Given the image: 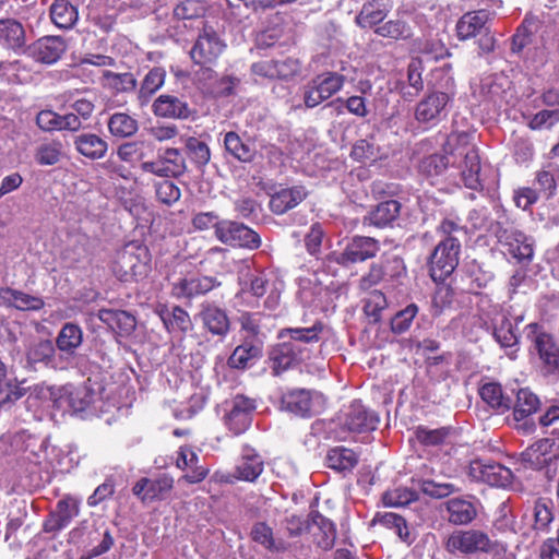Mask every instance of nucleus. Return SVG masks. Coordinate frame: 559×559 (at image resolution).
I'll list each match as a JSON object with an SVG mask.
<instances>
[{"label": "nucleus", "mask_w": 559, "mask_h": 559, "mask_svg": "<svg viewBox=\"0 0 559 559\" xmlns=\"http://www.w3.org/2000/svg\"><path fill=\"white\" fill-rule=\"evenodd\" d=\"M401 207V203L396 200L380 202L364 217V225L378 228L392 226L400 216Z\"/></svg>", "instance_id": "2f4dec72"}, {"label": "nucleus", "mask_w": 559, "mask_h": 559, "mask_svg": "<svg viewBox=\"0 0 559 559\" xmlns=\"http://www.w3.org/2000/svg\"><path fill=\"white\" fill-rule=\"evenodd\" d=\"M451 429L441 427L437 429H429L427 427H417L415 435L416 439L424 445L436 447L442 444L449 437Z\"/></svg>", "instance_id": "0e129e2a"}, {"label": "nucleus", "mask_w": 559, "mask_h": 559, "mask_svg": "<svg viewBox=\"0 0 559 559\" xmlns=\"http://www.w3.org/2000/svg\"><path fill=\"white\" fill-rule=\"evenodd\" d=\"M522 462L530 468L542 469L559 459V438L540 439L521 454Z\"/></svg>", "instance_id": "f8f14e48"}, {"label": "nucleus", "mask_w": 559, "mask_h": 559, "mask_svg": "<svg viewBox=\"0 0 559 559\" xmlns=\"http://www.w3.org/2000/svg\"><path fill=\"white\" fill-rule=\"evenodd\" d=\"M281 408L301 418H309L316 414L312 394L305 389L284 393L281 399Z\"/></svg>", "instance_id": "4be33fe9"}, {"label": "nucleus", "mask_w": 559, "mask_h": 559, "mask_svg": "<svg viewBox=\"0 0 559 559\" xmlns=\"http://www.w3.org/2000/svg\"><path fill=\"white\" fill-rule=\"evenodd\" d=\"M78 17L76 8L67 0H55L50 7V19L60 28H71Z\"/></svg>", "instance_id": "c03bdc74"}, {"label": "nucleus", "mask_w": 559, "mask_h": 559, "mask_svg": "<svg viewBox=\"0 0 559 559\" xmlns=\"http://www.w3.org/2000/svg\"><path fill=\"white\" fill-rule=\"evenodd\" d=\"M24 28L14 20H0V44L11 49L22 48L24 45Z\"/></svg>", "instance_id": "49530a36"}, {"label": "nucleus", "mask_w": 559, "mask_h": 559, "mask_svg": "<svg viewBox=\"0 0 559 559\" xmlns=\"http://www.w3.org/2000/svg\"><path fill=\"white\" fill-rule=\"evenodd\" d=\"M308 195L304 186L282 188L271 195L270 209L274 214L281 215L297 206Z\"/></svg>", "instance_id": "c756f323"}, {"label": "nucleus", "mask_w": 559, "mask_h": 559, "mask_svg": "<svg viewBox=\"0 0 559 559\" xmlns=\"http://www.w3.org/2000/svg\"><path fill=\"white\" fill-rule=\"evenodd\" d=\"M313 524L320 531L319 534H316L318 546L325 550L332 548L336 538L334 523L322 515H317L313 518Z\"/></svg>", "instance_id": "bf43d9fd"}, {"label": "nucleus", "mask_w": 559, "mask_h": 559, "mask_svg": "<svg viewBox=\"0 0 559 559\" xmlns=\"http://www.w3.org/2000/svg\"><path fill=\"white\" fill-rule=\"evenodd\" d=\"M388 307L385 295L380 290H372L365 299L364 312L370 322L378 323L382 311Z\"/></svg>", "instance_id": "052dcab7"}, {"label": "nucleus", "mask_w": 559, "mask_h": 559, "mask_svg": "<svg viewBox=\"0 0 559 559\" xmlns=\"http://www.w3.org/2000/svg\"><path fill=\"white\" fill-rule=\"evenodd\" d=\"M540 27V22L533 15H525L524 20L512 36L511 50L513 53H520L525 47L534 41V37Z\"/></svg>", "instance_id": "e433bc0d"}, {"label": "nucleus", "mask_w": 559, "mask_h": 559, "mask_svg": "<svg viewBox=\"0 0 559 559\" xmlns=\"http://www.w3.org/2000/svg\"><path fill=\"white\" fill-rule=\"evenodd\" d=\"M83 341V332L78 324L66 323L57 337V346L61 352L72 354Z\"/></svg>", "instance_id": "603ef678"}, {"label": "nucleus", "mask_w": 559, "mask_h": 559, "mask_svg": "<svg viewBox=\"0 0 559 559\" xmlns=\"http://www.w3.org/2000/svg\"><path fill=\"white\" fill-rule=\"evenodd\" d=\"M186 148L190 159L198 166H205L211 158V152L207 144L197 138H188Z\"/></svg>", "instance_id": "338daca9"}, {"label": "nucleus", "mask_w": 559, "mask_h": 559, "mask_svg": "<svg viewBox=\"0 0 559 559\" xmlns=\"http://www.w3.org/2000/svg\"><path fill=\"white\" fill-rule=\"evenodd\" d=\"M452 155H457L463 158L460 163V168L464 186L471 190H481L484 188V178L481 175L480 158L475 145L466 144L462 147H457L456 152L452 153Z\"/></svg>", "instance_id": "4468645a"}, {"label": "nucleus", "mask_w": 559, "mask_h": 559, "mask_svg": "<svg viewBox=\"0 0 559 559\" xmlns=\"http://www.w3.org/2000/svg\"><path fill=\"white\" fill-rule=\"evenodd\" d=\"M308 359V352L284 341L275 345L269 354L272 374L281 376Z\"/></svg>", "instance_id": "ddd939ff"}, {"label": "nucleus", "mask_w": 559, "mask_h": 559, "mask_svg": "<svg viewBox=\"0 0 559 559\" xmlns=\"http://www.w3.org/2000/svg\"><path fill=\"white\" fill-rule=\"evenodd\" d=\"M159 157L166 170V178L179 177L187 170L186 160L178 148H166L159 153Z\"/></svg>", "instance_id": "6e6d98bb"}, {"label": "nucleus", "mask_w": 559, "mask_h": 559, "mask_svg": "<svg viewBox=\"0 0 559 559\" xmlns=\"http://www.w3.org/2000/svg\"><path fill=\"white\" fill-rule=\"evenodd\" d=\"M156 314L160 318L165 329L169 333H187L192 329V321L188 311L182 307L159 304L155 308Z\"/></svg>", "instance_id": "b1692460"}, {"label": "nucleus", "mask_w": 559, "mask_h": 559, "mask_svg": "<svg viewBox=\"0 0 559 559\" xmlns=\"http://www.w3.org/2000/svg\"><path fill=\"white\" fill-rule=\"evenodd\" d=\"M384 270V280L390 282L392 286H399L404 284V280L407 276L406 266L404 260L397 255L388 258L382 264Z\"/></svg>", "instance_id": "13d9d810"}, {"label": "nucleus", "mask_w": 559, "mask_h": 559, "mask_svg": "<svg viewBox=\"0 0 559 559\" xmlns=\"http://www.w3.org/2000/svg\"><path fill=\"white\" fill-rule=\"evenodd\" d=\"M374 33L381 37L394 40H405L412 37V27L403 20H390L374 28Z\"/></svg>", "instance_id": "5fc2aeb1"}, {"label": "nucleus", "mask_w": 559, "mask_h": 559, "mask_svg": "<svg viewBox=\"0 0 559 559\" xmlns=\"http://www.w3.org/2000/svg\"><path fill=\"white\" fill-rule=\"evenodd\" d=\"M165 79L166 71L163 68L156 67L146 73L138 91L141 106L148 104L151 97L164 85Z\"/></svg>", "instance_id": "a19ab883"}, {"label": "nucleus", "mask_w": 559, "mask_h": 559, "mask_svg": "<svg viewBox=\"0 0 559 559\" xmlns=\"http://www.w3.org/2000/svg\"><path fill=\"white\" fill-rule=\"evenodd\" d=\"M358 464L357 454L347 448L336 447L331 449L326 455V465L337 472H352Z\"/></svg>", "instance_id": "79ce46f5"}, {"label": "nucleus", "mask_w": 559, "mask_h": 559, "mask_svg": "<svg viewBox=\"0 0 559 559\" xmlns=\"http://www.w3.org/2000/svg\"><path fill=\"white\" fill-rule=\"evenodd\" d=\"M67 49L61 36H44L37 39V61L52 64L57 62Z\"/></svg>", "instance_id": "c9c22d12"}, {"label": "nucleus", "mask_w": 559, "mask_h": 559, "mask_svg": "<svg viewBox=\"0 0 559 559\" xmlns=\"http://www.w3.org/2000/svg\"><path fill=\"white\" fill-rule=\"evenodd\" d=\"M24 394L25 389L14 382L0 360V406L16 401Z\"/></svg>", "instance_id": "3c124183"}, {"label": "nucleus", "mask_w": 559, "mask_h": 559, "mask_svg": "<svg viewBox=\"0 0 559 559\" xmlns=\"http://www.w3.org/2000/svg\"><path fill=\"white\" fill-rule=\"evenodd\" d=\"M559 123V109H543L531 117L527 127L533 131L550 130Z\"/></svg>", "instance_id": "69168bd1"}, {"label": "nucleus", "mask_w": 559, "mask_h": 559, "mask_svg": "<svg viewBox=\"0 0 559 559\" xmlns=\"http://www.w3.org/2000/svg\"><path fill=\"white\" fill-rule=\"evenodd\" d=\"M155 116L168 119L188 120L194 118L195 110L189 104L174 95H159L152 105Z\"/></svg>", "instance_id": "aec40b11"}, {"label": "nucleus", "mask_w": 559, "mask_h": 559, "mask_svg": "<svg viewBox=\"0 0 559 559\" xmlns=\"http://www.w3.org/2000/svg\"><path fill=\"white\" fill-rule=\"evenodd\" d=\"M378 521L383 526L394 530L395 534L400 537L401 540L407 544L413 542L409 530L406 525V521L401 515L393 512H386L379 515Z\"/></svg>", "instance_id": "e2e57ef3"}, {"label": "nucleus", "mask_w": 559, "mask_h": 559, "mask_svg": "<svg viewBox=\"0 0 559 559\" xmlns=\"http://www.w3.org/2000/svg\"><path fill=\"white\" fill-rule=\"evenodd\" d=\"M73 144L81 155L92 160L103 158L108 151V143L95 133H81L74 138Z\"/></svg>", "instance_id": "473e14b6"}, {"label": "nucleus", "mask_w": 559, "mask_h": 559, "mask_svg": "<svg viewBox=\"0 0 559 559\" xmlns=\"http://www.w3.org/2000/svg\"><path fill=\"white\" fill-rule=\"evenodd\" d=\"M444 549L454 556L490 554L492 559H513L503 543L478 528L455 530L444 539Z\"/></svg>", "instance_id": "7ed1b4c3"}, {"label": "nucleus", "mask_w": 559, "mask_h": 559, "mask_svg": "<svg viewBox=\"0 0 559 559\" xmlns=\"http://www.w3.org/2000/svg\"><path fill=\"white\" fill-rule=\"evenodd\" d=\"M345 83V76L337 72L317 75L304 86L302 98L307 108H314L338 93Z\"/></svg>", "instance_id": "0eeeda50"}, {"label": "nucleus", "mask_w": 559, "mask_h": 559, "mask_svg": "<svg viewBox=\"0 0 559 559\" xmlns=\"http://www.w3.org/2000/svg\"><path fill=\"white\" fill-rule=\"evenodd\" d=\"M32 67L23 60L0 62V76L8 83L24 84L33 80Z\"/></svg>", "instance_id": "37998d69"}, {"label": "nucleus", "mask_w": 559, "mask_h": 559, "mask_svg": "<svg viewBox=\"0 0 559 559\" xmlns=\"http://www.w3.org/2000/svg\"><path fill=\"white\" fill-rule=\"evenodd\" d=\"M195 320L202 324L206 333L218 340H224L231 329L226 309L211 301L200 304Z\"/></svg>", "instance_id": "9b49d317"}, {"label": "nucleus", "mask_w": 559, "mask_h": 559, "mask_svg": "<svg viewBox=\"0 0 559 559\" xmlns=\"http://www.w3.org/2000/svg\"><path fill=\"white\" fill-rule=\"evenodd\" d=\"M512 406L514 420L521 421L539 409L540 401L528 388H523L518 391L516 401Z\"/></svg>", "instance_id": "ea45409f"}, {"label": "nucleus", "mask_w": 559, "mask_h": 559, "mask_svg": "<svg viewBox=\"0 0 559 559\" xmlns=\"http://www.w3.org/2000/svg\"><path fill=\"white\" fill-rule=\"evenodd\" d=\"M94 392L85 385H37V400L49 402L55 408H63L67 404L73 412H83L94 402Z\"/></svg>", "instance_id": "20e7f679"}, {"label": "nucleus", "mask_w": 559, "mask_h": 559, "mask_svg": "<svg viewBox=\"0 0 559 559\" xmlns=\"http://www.w3.org/2000/svg\"><path fill=\"white\" fill-rule=\"evenodd\" d=\"M469 476L477 481L495 487H504L511 483V471L491 460L477 459L471 462Z\"/></svg>", "instance_id": "2eb2a0df"}, {"label": "nucleus", "mask_w": 559, "mask_h": 559, "mask_svg": "<svg viewBox=\"0 0 559 559\" xmlns=\"http://www.w3.org/2000/svg\"><path fill=\"white\" fill-rule=\"evenodd\" d=\"M88 549L81 559H93L108 552L115 544L114 536L105 525L87 532Z\"/></svg>", "instance_id": "72a5a7b5"}, {"label": "nucleus", "mask_w": 559, "mask_h": 559, "mask_svg": "<svg viewBox=\"0 0 559 559\" xmlns=\"http://www.w3.org/2000/svg\"><path fill=\"white\" fill-rule=\"evenodd\" d=\"M251 537L264 548L271 551H284L287 545L282 539H275L272 528L264 522L255 523L251 530Z\"/></svg>", "instance_id": "8fccbe9b"}, {"label": "nucleus", "mask_w": 559, "mask_h": 559, "mask_svg": "<svg viewBox=\"0 0 559 559\" xmlns=\"http://www.w3.org/2000/svg\"><path fill=\"white\" fill-rule=\"evenodd\" d=\"M216 238L222 243L235 248L255 250L261 246L258 233L242 223L230 219H222L217 223Z\"/></svg>", "instance_id": "6e6552de"}, {"label": "nucleus", "mask_w": 559, "mask_h": 559, "mask_svg": "<svg viewBox=\"0 0 559 559\" xmlns=\"http://www.w3.org/2000/svg\"><path fill=\"white\" fill-rule=\"evenodd\" d=\"M324 331V324L317 321L309 328H286L281 330L280 337H288L287 342L292 345L308 352V359L311 357L310 346L318 343Z\"/></svg>", "instance_id": "5701e85b"}, {"label": "nucleus", "mask_w": 559, "mask_h": 559, "mask_svg": "<svg viewBox=\"0 0 559 559\" xmlns=\"http://www.w3.org/2000/svg\"><path fill=\"white\" fill-rule=\"evenodd\" d=\"M499 242L509 246V253L522 263H530L534 255L533 241L521 233H510L497 226L493 230Z\"/></svg>", "instance_id": "412c9836"}, {"label": "nucleus", "mask_w": 559, "mask_h": 559, "mask_svg": "<svg viewBox=\"0 0 559 559\" xmlns=\"http://www.w3.org/2000/svg\"><path fill=\"white\" fill-rule=\"evenodd\" d=\"M481 400L499 414L511 409L513 400L508 395L500 383L487 382L479 389Z\"/></svg>", "instance_id": "f704fd0d"}, {"label": "nucleus", "mask_w": 559, "mask_h": 559, "mask_svg": "<svg viewBox=\"0 0 559 559\" xmlns=\"http://www.w3.org/2000/svg\"><path fill=\"white\" fill-rule=\"evenodd\" d=\"M219 282L212 276L182 278L173 286V295L177 298H195L211 292Z\"/></svg>", "instance_id": "a878e982"}, {"label": "nucleus", "mask_w": 559, "mask_h": 559, "mask_svg": "<svg viewBox=\"0 0 559 559\" xmlns=\"http://www.w3.org/2000/svg\"><path fill=\"white\" fill-rule=\"evenodd\" d=\"M417 492L406 487H399L392 490H388L382 496L383 503L386 507L392 508L408 506L409 503L417 501Z\"/></svg>", "instance_id": "680f3d73"}, {"label": "nucleus", "mask_w": 559, "mask_h": 559, "mask_svg": "<svg viewBox=\"0 0 559 559\" xmlns=\"http://www.w3.org/2000/svg\"><path fill=\"white\" fill-rule=\"evenodd\" d=\"M441 240L435 247L429 258V273L433 282L445 281L459 265L462 240L466 238L465 226L445 218L438 227Z\"/></svg>", "instance_id": "f257e3e1"}, {"label": "nucleus", "mask_w": 559, "mask_h": 559, "mask_svg": "<svg viewBox=\"0 0 559 559\" xmlns=\"http://www.w3.org/2000/svg\"><path fill=\"white\" fill-rule=\"evenodd\" d=\"M102 87L108 91L112 96L130 94L136 90L138 80L131 72H114L104 70L99 79Z\"/></svg>", "instance_id": "c85d7f7f"}, {"label": "nucleus", "mask_w": 559, "mask_h": 559, "mask_svg": "<svg viewBox=\"0 0 559 559\" xmlns=\"http://www.w3.org/2000/svg\"><path fill=\"white\" fill-rule=\"evenodd\" d=\"M528 353L539 374L548 380H559V343L545 325L533 322L525 326Z\"/></svg>", "instance_id": "f03ea898"}, {"label": "nucleus", "mask_w": 559, "mask_h": 559, "mask_svg": "<svg viewBox=\"0 0 559 559\" xmlns=\"http://www.w3.org/2000/svg\"><path fill=\"white\" fill-rule=\"evenodd\" d=\"M478 501L472 496L450 498L443 503L447 520L453 525H468L478 515Z\"/></svg>", "instance_id": "a211bd4d"}, {"label": "nucleus", "mask_w": 559, "mask_h": 559, "mask_svg": "<svg viewBox=\"0 0 559 559\" xmlns=\"http://www.w3.org/2000/svg\"><path fill=\"white\" fill-rule=\"evenodd\" d=\"M492 313L490 329L496 342L503 348L518 346L519 334L508 314L498 307H493Z\"/></svg>", "instance_id": "393cba45"}, {"label": "nucleus", "mask_w": 559, "mask_h": 559, "mask_svg": "<svg viewBox=\"0 0 559 559\" xmlns=\"http://www.w3.org/2000/svg\"><path fill=\"white\" fill-rule=\"evenodd\" d=\"M418 489L424 495L433 499H443L460 491V488L453 483L437 481L433 479L418 480Z\"/></svg>", "instance_id": "864d4df0"}, {"label": "nucleus", "mask_w": 559, "mask_h": 559, "mask_svg": "<svg viewBox=\"0 0 559 559\" xmlns=\"http://www.w3.org/2000/svg\"><path fill=\"white\" fill-rule=\"evenodd\" d=\"M440 71L447 75L445 82L442 85L445 92H432L417 104L415 118L420 123L436 124L445 116L450 93L454 88V79L450 75V64H444Z\"/></svg>", "instance_id": "423d86ee"}, {"label": "nucleus", "mask_w": 559, "mask_h": 559, "mask_svg": "<svg viewBox=\"0 0 559 559\" xmlns=\"http://www.w3.org/2000/svg\"><path fill=\"white\" fill-rule=\"evenodd\" d=\"M255 407L254 400L236 395L231 401L229 412L225 416V424L228 429L236 436L245 432L251 425Z\"/></svg>", "instance_id": "f3484780"}, {"label": "nucleus", "mask_w": 559, "mask_h": 559, "mask_svg": "<svg viewBox=\"0 0 559 559\" xmlns=\"http://www.w3.org/2000/svg\"><path fill=\"white\" fill-rule=\"evenodd\" d=\"M489 14L486 11L465 13L456 24V33L460 40L477 38L479 53H488L495 49V37L490 32Z\"/></svg>", "instance_id": "39448f33"}, {"label": "nucleus", "mask_w": 559, "mask_h": 559, "mask_svg": "<svg viewBox=\"0 0 559 559\" xmlns=\"http://www.w3.org/2000/svg\"><path fill=\"white\" fill-rule=\"evenodd\" d=\"M80 500L72 496H64L57 502L56 509L44 522L45 532L52 533L68 526L80 513Z\"/></svg>", "instance_id": "6ab92c4d"}, {"label": "nucleus", "mask_w": 559, "mask_h": 559, "mask_svg": "<svg viewBox=\"0 0 559 559\" xmlns=\"http://www.w3.org/2000/svg\"><path fill=\"white\" fill-rule=\"evenodd\" d=\"M264 461L251 447H243L241 457L235 468V477L239 480L253 483L262 474Z\"/></svg>", "instance_id": "bb28decb"}, {"label": "nucleus", "mask_w": 559, "mask_h": 559, "mask_svg": "<svg viewBox=\"0 0 559 559\" xmlns=\"http://www.w3.org/2000/svg\"><path fill=\"white\" fill-rule=\"evenodd\" d=\"M417 313L418 307L415 304H409L404 309L397 311L391 319V331L394 334L405 333L411 328Z\"/></svg>", "instance_id": "774afa93"}, {"label": "nucleus", "mask_w": 559, "mask_h": 559, "mask_svg": "<svg viewBox=\"0 0 559 559\" xmlns=\"http://www.w3.org/2000/svg\"><path fill=\"white\" fill-rule=\"evenodd\" d=\"M386 13L381 0H368L356 16V23L362 28L377 27L385 19Z\"/></svg>", "instance_id": "58836bf2"}, {"label": "nucleus", "mask_w": 559, "mask_h": 559, "mask_svg": "<svg viewBox=\"0 0 559 559\" xmlns=\"http://www.w3.org/2000/svg\"><path fill=\"white\" fill-rule=\"evenodd\" d=\"M97 318L122 337L130 336L136 328L134 316L124 310L100 309L97 313Z\"/></svg>", "instance_id": "cd10ccee"}, {"label": "nucleus", "mask_w": 559, "mask_h": 559, "mask_svg": "<svg viewBox=\"0 0 559 559\" xmlns=\"http://www.w3.org/2000/svg\"><path fill=\"white\" fill-rule=\"evenodd\" d=\"M110 134L115 138L126 139L138 132L139 123L136 119L126 112H116L111 115L107 122Z\"/></svg>", "instance_id": "a18cd8bd"}, {"label": "nucleus", "mask_w": 559, "mask_h": 559, "mask_svg": "<svg viewBox=\"0 0 559 559\" xmlns=\"http://www.w3.org/2000/svg\"><path fill=\"white\" fill-rule=\"evenodd\" d=\"M173 486L174 479L169 475L164 474L154 479L150 478L147 490L145 491V498H143V503L165 499L168 492L173 489Z\"/></svg>", "instance_id": "4d7b16f0"}, {"label": "nucleus", "mask_w": 559, "mask_h": 559, "mask_svg": "<svg viewBox=\"0 0 559 559\" xmlns=\"http://www.w3.org/2000/svg\"><path fill=\"white\" fill-rule=\"evenodd\" d=\"M225 48L226 44L216 31L204 27L190 50V57L197 66H214Z\"/></svg>", "instance_id": "1a4fd4ad"}, {"label": "nucleus", "mask_w": 559, "mask_h": 559, "mask_svg": "<svg viewBox=\"0 0 559 559\" xmlns=\"http://www.w3.org/2000/svg\"><path fill=\"white\" fill-rule=\"evenodd\" d=\"M224 146L228 154L241 163H252L255 157V150L243 141L237 132L229 131L224 136Z\"/></svg>", "instance_id": "4c0bfd02"}, {"label": "nucleus", "mask_w": 559, "mask_h": 559, "mask_svg": "<svg viewBox=\"0 0 559 559\" xmlns=\"http://www.w3.org/2000/svg\"><path fill=\"white\" fill-rule=\"evenodd\" d=\"M262 356V343L259 340L242 338L233 350L227 364L233 369H246Z\"/></svg>", "instance_id": "7c9ffc66"}, {"label": "nucleus", "mask_w": 559, "mask_h": 559, "mask_svg": "<svg viewBox=\"0 0 559 559\" xmlns=\"http://www.w3.org/2000/svg\"><path fill=\"white\" fill-rule=\"evenodd\" d=\"M0 302L17 310L35 309V297L10 287H0Z\"/></svg>", "instance_id": "de8ad7c7"}, {"label": "nucleus", "mask_w": 559, "mask_h": 559, "mask_svg": "<svg viewBox=\"0 0 559 559\" xmlns=\"http://www.w3.org/2000/svg\"><path fill=\"white\" fill-rule=\"evenodd\" d=\"M134 249L135 242L133 241L126 245L122 250L117 253L112 271L120 281L128 282L132 280V267L136 269V266L132 264Z\"/></svg>", "instance_id": "09e8293b"}, {"label": "nucleus", "mask_w": 559, "mask_h": 559, "mask_svg": "<svg viewBox=\"0 0 559 559\" xmlns=\"http://www.w3.org/2000/svg\"><path fill=\"white\" fill-rule=\"evenodd\" d=\"M380 250L379 241L372 237L355 236L345 246L342 252H334L332 260L342 266L365 262Z\"/></svg>", "instance_id": "9d476101"}, {"label": "nucleus", "mask_w": 559, "mask_h": 559, "mask_svg": "<svg viewBox=\"0 0 559 559\" xmlns=\"http://www.w3.org/2000/svg\"><path fill=\"white\" fill-rule=\"evenodd\" d=\"M379 416L360 401H353L342 419L343 427L353 433H367L377 429Z\"/></svg>", "instance_id": "dca6fc26"}]
</instances>
